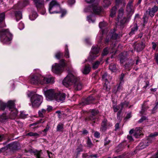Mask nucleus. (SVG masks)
Instances as JSON below:
<instances>
[{
	"label": "nucleus",
	"instance_id": "338daca9",
	"mask_svg": "<svg viewBox=\"0 0 158 158\" xmlns=\"http://www.w3.org/2000/svg\"><path fill=\"white\" fill-rule=\"evenodd\" d=\"M87 20L89 22H94V21H93L91 19V15H89L87 16Z\"/></svg>",
	"mask_w": 158,
	"mask_h": 158
},
{
	"label": "nucleus",
	"instance_id": "9d476101",
	"mask_svg": "<svg viewBox=\"0 0 158 158\" xmlns=\"http://www.w3.org/2000/svg\"><path fill=\"white\" fill-rule=\"evenodd\" d=\"M44 94L48 100H54L56 93L53 89H50L45 91Z\"/></svg>",
	"mask_w": 158,
	"mask_h": 158
},
{
	"label": "nucleus",
	"instance_id": "79ce46f5",
	"mask_svg": "<svg viewBox=\"0 0 158 158\" xmlns=\"http://www.w3.org/2000/svg\"><path fill=\"white\" fill-rule=\"evenodd\" d=\"M64 56L67 58H69V52L67 45H65Z\"/></svg>",
	"mask_w": 158,
	"mask_h": 158
},
{
	"label": "nucleus",
	"instance_id": "bb28decb",
	"mask_svg": "<svg viewBox=\"0 0 158 158\" xmlns=\"http://www.w3.org/2000/svg\"><path fill=\"white\" fill-rule=\"evenodd\" d=\"M7 118L8 117L6 113H3L1 115H0V121L1 122L6 121Z\"/></svg>",
	"mask_w": 158,
	"mask_h": 158
},
{
	"label": "nucleus",
	"instance_id": "864d4df0",
	"mask_svg": "<svg viewBox=\"0 0 158 158\" xmlns=\"http://www.w3.org/2000/svg\"><path fill=\"white\" fill-rule=\"evenodd\" d=\"M147 118L145 116H143L138 121V123H141L143 122L144 121L147 120Z\"/></svg>",
	"mask_w": 158,
	"mask_h": 158
},
{
	"label": "nucleus",
	"instance_id": "ea45409f",
	"mask_svg": "<svg viewBox=\"0 0 158 158\" xmlns=\"http://www.w3.org/2000/svg\"><path fill=\"white\" fill-rule=\"evenodd\" d=\"M127 20V18L125 17H123V19L120 21L119 23V25L121 27H123L124 24H125Z\"/></svg>",
	"mask_w": 158,
	"mask_h": 158
},
{
	"label": "nucleus",
	"instance_id": "cd10ccee",
	"mask_svg": "<svg viewBox=\"0 0 158 158\" xmlns=\"http://www.w3.org/2000/svg\"><path fill=\"white\" fill-rule=\"evenodd\" d=\"M148 140H146L145 141V142H142L140 143L139 144V146L140 147V148L141 149H142L145 148L148 145Z\"/></svg>",
	"mask_w": 158,
	"mask_h": 158
},
{
	"label": "nucleus",
	"instance_id": "f8f14e48",
	"mask_svg": "<svg viewBox=\"0 0 158 158\" xmlns=\"http://www.w3.org/2000/svg\"><path fill=\"white\" fill-rule=\"evenodd\" d=\"M113 32L111 30V31L107 36L105 39L106 43H108L111 39L113 40H116L118 36V34L115 32L114 30H113Z\"/></svg>",
	"mask_w": 158,
	"mask_h": 158
},
{
	"label": "nucleus",
	"instance_id": "37998d69",
	"mask_svg": "<svg viewBox=\"0 0 158 158\" xmlns=\"http://www.w3.org/2000/svg\"><path fill=\"white\" fill-rule=\"evenodd\" d=\"M107 25V24L106 22L103 21L99 23V27L100 28L102 29L103 27L106 26Z\"/></svg>",
	"mask_w": 158,
	"mask_h": 158
},
{
	"label": "nucleus",
	"instance_id": "4d7b16f0",
	"mask_svg": "<svg viewBox=\"0 0 158 158\" xmlns=\"http://www.w3.org/2000/svg\"><path fill=\"white\" fill-rule=\"evenodd\" d=\"M24 24L22 22H21L20 23H19V24L18 27L20 30H22L24 28Z\"/></svg>",
	"mask_w": 158,
	"mask_h": 158
},
{
	"label": "nucleus",
	"instance_id": "5fc2aeb1",
	"mask_svg": "<svg viewBox=\"0 0 158 158\" xmlns=\"http://www.w3.org/2000/svg\"><path fill=\"white\" fill-rule=\"evenodd\" d=\"M107 73H105L102 76V79L103 81H104L105 82H106L108 81V80L107 78Z\"/></svg>",
	"mask_w": 158,
	"mask_h": 158
},
{
	"label": "nucleus",
	"instance_id": "680f3d73",
	"mask_svg": "<svg viewBox=\"0 0 158 158\" xmlns=\"http://www.w3.org/2000/svg\"><path fill=\"white\" fill-rule=\"evenodd\" d=\"M142 63V61L140 58L139 57H137V59L136 60L135 64L138 65L139 64H141Z\"/></svg>",
	"mask_w": 158,
	"mask_h": 158
},
{
	"label": "nucleus",
	"instance_id": "09e8293b",
	"mask_svg": "<svg viewBox=\"0 0 158 158\" xmlns=\"http://www.w3.org/2000/svg\"><path fill=\"white\" fill-rule=\"evenodd\" d=\"M108 53V48H106L103 50V52L102 53V55L103 56H105Z\"/></svg>",
	"mask_w": 158,
	"mask_h": 158
},
{
	"label": "nucleus",
	"instance_id": "aec40b11",
	"mask_svg": "<svg viewBox=\"0 0 158 158\" xmlns=\"http://www.w3.org/2000/svg\"><path fill=\"white\" fill-rule=\"evenodd\" d=\"M91 67L89 65H85L83 69L81 70L82 73L85 74H88L90 71Z\"/></svg>",
	"mask_w": 158,
	"mask_h": 158
},
{
	"label": "nucleus",
	"instance_id": "a18cd8bd",
	"mask_svg": "<svg viewBox=\"0 0 158 158\" xmlns=\"http://www.w3.org/2000/svg\"><path fill=\"white\" fill-rule=\"evenodd\" d=\"M149 82L148 81H145L143 83V84L144 85L143 88L146 89L147 87L149 85Z\"/></svg>",
	"mask_w": 158,
	"mask_h": 158
},
{
	"label": "nucleus",
	"instance_id": "2f4dec72",
	"mask_svg": "<svg viewBox=\"0 0 158 158\" xmlns=\"http://www.w3.org/2000/svg\"><path fill=\"white\" fill-rule=\"evenodd\" d=\"M109 69L112 72H115L117 70V68L115 64H110L109 66Z\"/></svg>",
	"mask_w": 158,
	"mask_h": 158
},
{
	"label": "nucleus",
	"instance_id": "49530a36",
	"mask_svg": "<svg viewBox=\"0 0 158 158\" xmlns=\"http://www.w3.org/2000/svg\"><path fill=\"white\" fill-rule=\"evenodd\" d=\"M87 144L88 146L89 147H92L93 145L89 137H88L87 139Z\"/></svg>",
	"mask_w": 158,
	"mask_h": 158
},
{
	"label": "nucleus",
	"instance_id": "412c9836",
	"mask_svg": "<svg viewBox=\"0 0 158 158\" xmlns=\"http://www.w3.org/2000/svg\"><path fill=\"white\" fill-rule=\"evenodd\" d=\"M134 64V61L131 60L126 64L124 65L125 68L127 70H130L131 69Z\"/></svg>",
	"mask_w": 158,
	"mask_h": 158
},
{
	"label": "nucleus",
	"instance_id": "72a5a7b5",
	"mask_svg": "<svg viewBox=\"0 0 158 158\" xmlns=\"http://www.w3.org/2000/svg\"><path fill=\"white\" fill-rule=\"evenodd\" d=\"M111 0H104L103 3L104 7H107L109 6L111 4Z\"/></svg>",
	"mask_w": 158,
	"mask_h": 158
},
{
	"label": "nucleus",
	"instance_id": "c85d7f7f",
	"mask_svg": "<svg viewBox=\"0 0 158 158\" xmlns=\"http://www.w3.org/2000/svg\"><path fill=\"white\" fill-rule=\"evenodd\" d=\"M102 61V59H100L99 60L96 61L93 64V68L94 69H97Z\"/></svg>",
	"mask_w": 158,
	"mask_h": 158
},
{
	"label": "nucleus",
	"instance_id": "6ab92c4d",
	"mask_svg": "<svg viewBox=\"0 0 158 158\" xmlns=\"http://www.w3.org/2000/svg\"><path fill=\"white\" fill-rule=\"evenodd\" d=\"M131 27V31L129 33V35H132L135 34L138 29L137 25L136 23L132 25Z\"/></svg>",
	"mask_w": 158,
	"mask_h": 158
},
{
	"label": "nucleus",
	"instance_id": "423d86ee",
	"mask_svg": "<svg viewBox=\"0 0 158 158\" xmlns=\"http://www.w3.org/2000/svg\"><path fill=\"white\" fill-rule=\"evenodd\" d=\"M65 60L63 59L60 60V63H55L52 66V71L56 74H59L62 72L65 66Z\"/></svg>",
	"mask_w": 158,
	"mask_h": 158
},
{
	"label": "nucleus",
	"instance_id": "e433bc0d",
	"mask_svg": "<svg viewBox=\"0 0 158 158\" xmlns=\"http://www.w3.org/2000/svg\"><path fill=\"white\" fill-rule=\"evenodd\" d=\"M124 10L122 8H120L118 10V19L119 20V18L121 17H122L124 13Z\"/></svg>",
	"mask_w": 158,
	"mask_h": 158
},
{
	"label": "nucleus",
	"instance_id": "20e7f679",
	"mask_svg": "<svg viewBox=\"0 0 158 158\" xmlns=\"http://www.w3.org/2000/svg\"><path fill=\"white\" fill-rule=\"evenodd\" d=\"M27 95L31 98L30 101L33 107H38L42 103L43 98L42 96L34 94L32 92H29Z\"/></svg>",
	"mask_w": 158,
	"mask_h": 158
},
{
	"label": "nucleus",
	"instance_id": "f704fd0d",
	"mask_svg": "<svg viewBox=\"0 0 158 158\" xmlns=\"http://www.w3.org/2000/svg\"><path fill=\"white\" fill-rule=\"evenodd\" d=\"M46 112V110L44 109L39 110L38 112V115L40 117H44V115L45 114Z\"/></svg>",
	"mask_w": 158,
	"mask_h": 158
},
{
	"label": "nucleus",
	"instance_id": "de8ad7c7",
	"mask_svg": "<svg viewBox=\"0 0 158 158\" xmlns=\"http://www.w3.org/2000/svg\"><path fill=\"white\" fill-rule=\"evenodd\" d=\"M121 108L120 106H119V105L118 106H117L116 105H115L113 106V109L114 110V112H116L117 111L119 110Z\"/></svg>",
	"mask_w": 158,
	"mask_h": 158
},
{
	"label": "nucleus",
	"instance_id": "c9c22d12",
	"mask_svg": "<svg viewBox=\"0 0 158 158\" xmlns=\"http://www.w3.org/2000/svg\"><path fill=\"white\" fill-rule=\"evenodd\" d=\"M124 148V144L123 143L119 144L117 147V151L119 152L122 151Z\"/></svg>",
	"mask_w": 158,
	"mask_h": 158
},
{
	"label": "nucleus",
	"instance_id": "a19ab883",
	"mask_svg": "<svg viewBox=\"0 0 158 158\" xmlns=\"http://www.w3.org/2000/svg\"><path fill=\"white\" fill-rule=\"evenodd\" d=\"M111 140L108 139V137H106L104 139V146H106L109 144Z\"/></svg>",
	"mask_w": 158,
	"mask_h": 158
},
{
	"label": "nucleus",
	"instance_id": "393cba45",
	"mask_svg": "<svg viewBox=\"0 0 158 158\" xmlns=\"http://www.w3.org/2000/svg\"><path fill=\"white\" fill-rule=\"evenodd\" d=\"M119 56L120 58V62L121 63H123L127 60V57L125 55H124L123 54L121 53L119 55Z\"/></svg>",
	"mask_w": 158,
	"mask_h": 158
},
{
	"label": "nucleus",
	"instance_id": "9b49d317",
	"mask_svg": "<svg viewBox=\"0 0 158 158\" xmlns=\"http://www.w3.org/2000/svg\"><path fill=\"white\" fill-rule=\"evenodd\" d=\"M112 126V123L110 122L107 123V119L104 118L102 122L100 131L102 132H105L108 127H110Z\"/></svg>",
	"mask_w": 158,
	"mask_h": 158
},
{
	"label": "nucleus",
	"instance_id": "69168bd1",
	"mask_svg": "<svg viewBox=\"0 0 158 158\" xmlns=\"http://www.w3.org/2000/svg\"><path fill=\"white\" fill-rule=\"evenodd\" d=\"M158 135V132H156L153 134H151L149 135L150 137H154Z\"/></svg>",
	"mask_w": 158,
	"mask_h": 158
},
{
	"label": "nucleus",
	"instance_id": "4c0bfd02",
	"mask_svg": "<svg viewBox=\"0 0 158 158\" xmlns=\"http://www.w3.org/2000/svg\"><path fill=\"white\" fill-rule=\"evenodd\" d=\"M5 18V13L4 12H2L0 14V24L2 23L3 20ZM2 26H0V27H2Z\"/></svg>",
	"mask_w": 158,
	"mask_h": 158
},
{
	"label": "nucleus",
	"instance_id": "7ed1b4c3",
	"mask_svg": "<svg viewBox=\"0 0 158 158\" xmlns=\"http://www.w3.org/2000/svg\"><path fill=\"white\" fill-rule=\"evenodd\" d=\"M48 10L50 14L61 13V17H62L66 14L65 11L62 12L59 3L56 0H52L49 4Z\"/></svg>",
	"mask_w": 158,
	"mask_h": 158
},
{
	"label": "nucleus",
	"instance_id": "1a4fd4ad",
	"mask_svg": "<svg viewBox=\"0 0 158 158\" xmlns=\"http://www.w3.org/2000/svg\"><path fill=\"white\" fill-rule=\"evenodd\" d=\"M100 52V48L98 47L93 46L91 51V53L88 57V59L89 61L93 60L98 56L96 55L98 54Z\"/></svg>",
	"mask_w": 158,
	"mask_h": 158
},
{
	"label": "nucleus",
	"instance_id": "f03ea898",
	"mask_svg": "<svg viewBox=\"0 0 158 158\" xmlns=\"http://www.w3.org/2000/svg\"><path fill=\"white\" fill-rule=\"evenodd\" d=\"M30 81L31 83L34 84L43 85L53 83L54 78L51 76L44 77L40 74H36L31 77Z\"/></svg>",
	"mask_w": 158,
	"mask_h": 158
},
{
	"label": "nucleus",
	"instance_id": "2eb2a0df",
	"mask_svg": "<svg viewBox=\"0 0 158 158\" xmlns=\"http://www.w3.org/2000/svg\"><path fill=\"white\" fill-rule=\"evenodd\" d=\"M145 47V43L144 42L141 41L136 44L134 47V49L137 52L142 51Z\"/></svg>",
	"mask_w": 158,
	"mask_h": 158
},
{
	"label": "nucleus",
	"instance_id": "58836bf2",
	"mask_svg": "<svg viewBox=\"0 0 158 158\" xmlns=\"http://www.w3.org/2000/svg\"><path fill=\"white\" fill-rule=\"evenodd\" d=\"M63 56V54L62 52H59L56 53L55 55V57L58 59H60V58L62 57Z\"/></svg>",
	"mask_w": 158,
	"mask_h": 158
},
{
	"label": "nucleus",
	"instance_id": "f257e3e1",
	"mask_svg": "<svg viewBox=\"0 0 158 158\" xmlns=\"http://www.w3.org/2000/svg\"><path fill=\"white\" fill-rule=\"evenodd\" d=\"M62 83L66 87L73 85L74 88L76 90H81L83 87L82 84L80 81V78L71 73L68 74L63 80Z\"/></svg>",
	"mask_w": 158,
	"mask_h": 158
},
{
	"label": "nucleus",
	"instance_id": "13d9d810",
	"mask_svg": "<svg viewBox=\"0 0 158 158\" xmlns=\"http://www.w3.org/2000/svg\"><path fill=\"white\" fill-rule=\"evenodd\" d=\"M77 155H78L80 154V152H82L83 151V149L82 148V145H81L77 149Z\"/></svg>",
	"mask_w": 158,
	"mask_h": 158
},
{
	"label": "nucleus",
	"instance_id": "0e129e2a",
	"mask_svg": "<svg viewBox=\"0 0 158 158\" xmlns=\"http://www.w3.org/2000/svg\"><path fill=\"white\" fill-rule=\"evenodd\" d=\"M20 116L22 118H24L26 117V115L24 114V112H21L20 115Z\"/></svg>",
	"mask_w": 158,
	"mask_h": 158
},
{
	"label": "nucleus",
	"instance_id": "5701e85b",
	"mask_svg": "<svg viewBox=\"0 0 158 158\" xmlns=\"http://www.w3.org/2000/svg\"><path fill=\"white\" fill-rule=\"evenodd\" d=\"M19 144L17 142H14L10 144V147L13 150H16L18 149Z\"/></svg>",
	"mask_w": 158,
	"mask_h": 158
},
{
	"label": "nucleus",
	"instance_id": "0eeeda50",
	"mask_svg": "<svg viewBox=\"0 0 158 158\" xmlns=\"http://www.w3.org/2000/svg\"><path fill=\"white\" fill-rule=\"evenodd\" d=\"M8 106L9 110L10 111V118L12 119H15L17 116L18 113L17 110L16 109L14 101L10 100L8 101Z\"/></svg>",
	"mask_w": 158,
	"mask_h": 158
},
{
	"label": "nucleus",
	"instance_id": "39448f33",
	"mask_svg": "<svg viewBox=\"0 0 158 158\" xmlns=\"http://www.w3.org/2000/svg\"><path fill=\"white\" fill-rule=\"evenodd\" d=\"M12 36L8 29H3L0 30V40L4 43H6L11 40Z\"/></svg>",
	"mask_w": 158,
	"mask_h": 158
},
{
	"label": "nucleus",
	"instance_id": "473e14b6",
	"mask_svg": "<svg viewBox=\"0 0 158 158\" xmlns=\"http://www.w3.org/2000/svg\"><path fill=\"white\" fill-rule=\"evenodd\" d=\"M64 124L61 123L58 124L56 127V131L58 132L62 131L64 129Z\"/></svg>",
	"mask_w": 158,
	"mask_h": 158
},
{
	"label": "nucleus",
	"instance_id": "774afa93",
	"mask_svg": "<svg viewBox=\"0 0 158 158\" xmlns=\"http://www.w3.org/2000/svg\"><path fill=\"white\" fill-rule=\"evenodd\" d=\"M152 48L153 50H155L156 47V44L154 42H152Z\"/></svg>",
	"mask_w": 158,
	"mask_h": 158
},
{
	"label": "nucleus",
	"instance_id": "e2e57ef3",
	"mask_svg": "<svg viewBox=\"0 0 158 158\" xmlns=\"http://www.w3.org/2000/svg\"><path fill=\"white\" fill-rule=\"evenodd\" d=\"M94 136L96 138H99L100 137V133L98 131H95L94 133Z\"/></svg>",
	"mask_w": 158,
	"mask_h": 158
},
{
	"label": "nucleus",
	"instance_id": "4be33fe9",
	"mask_svg": "<svg viewBox=\"0 0 158 158\" xmlns=\"http://www.w3.org/2000/svg\"><path fill=\"white\" fill-rule=\"evenodd\" d=\"M6 107L9 109V107L8 106V102L6 103L0 101V110H4Z\"/></svg>",
	"mask_w": 158,
	"mask_h": 158
},
{
	"label": "nucleus",
	"instance_id": "bf43d9fd",
	"mask_svg": "<svg viewBox=\"0 0 158 158\" xmlns=\"http://www.w3.org/2000/svg\"><path fill=\"white\" fill-rule=\"evenodd\" d=\"M30 3L29 1L28 0H25L23 1V5L24 6H26L28 5Z\"/></svg>",
	"mask_w": 158,
	"mask_h": 158
},
{
	"label": "nucleus",
	"instance_id": "f3484780",
	"mask_svg": "<svg viewBox=\"0 0 158 158\" xmlns=\"http://www.w3.org/2000/svg\"><path fill=\"white\" fill-rule=\"evenodd\" d=\"M94 98L92 96H90L84 100L81 103L82 105H88L93 103Z\"/></svg>",
	"mask_w": 158,
	"mask_h": 158
},
{
	"label": "nucleus",
	"instance_id": "c03bdc74",
	"mask_svg": "<svg viewBox=\"0 0 158 158\" xmlns=\"http://www.w3.org/2000/svg\"><path fill=\"white\" fill-rule=\"evenodd\" d=\"M91 115L95 116L98 113V110L96 109H92L91 111Z\"/></svg>",
	"mask_w": 158,
	"mask_h": 158
},
{
	"label": "nucleus",
	"instance_id": "8fccbe9b",
	"mask_svg": "<svg viewBox=\"0 0 158 158\" xmlns=\"http://www.w3.org/2000/svg\"><path fill=\"white\" fill-rule=\"evenodd\" d=\"M115 2L118 4L123 3L124 6H125L126 4L125 0H115Z\"/></svg>",
	"mask_w": 158,
	"mask_h": 158
},
{
	"label": "nucleus",
	"instance_id": "7c9ffc66",
	"mask_svg": "<svg viewBox=\"0 0 158 158\" xmlns=\"http://www.w3.org/2000/svg\"><path fill=\"white\" fill-rule=\"evenodd\" d=\"M129 104V102L128 101H124L123 102L121 103L119 105V106H120L121 109H123L124 107H127L128 106Z\"/></svg>",
	"mask_w": 158,
	"mask_h": 158
},
{
	"label": "nucleus",
	"instance_id": "c756f323",
	"mask_svg": "<svg viewBox=\"0 0 158 158\" xmlns=\"http://www.w3.org/2000/svg\"><path fill=\"white\" fill-rule=\"evenodd\" d=\"M117 7L116 6L113 7L111 10L110 16L111 17H114L116 14Z\"/></svg>",
	"mask_w": 158,
	"mask_h": 158
},
{
	"label": "nucleus",
	"instance_id": "dca6fc26",
	"mask_svg": "<svg viewBox=\"0 0 158 158\" xmlns=\"http://www.w3.org/2000/svg\"><path fill=\"white\" fill-rule=\"evenodd\" d=\"M158 10V6H155L151 9H148L146 11V13L147 14H148L151 17H153L154 16L155 13Z\"/></svg>",
	"mask_w": 158,
	"mask_h": 158
},
{
	"label": "nucleus",
	"instance_id": "a878e982",
	"mask_svg": "<svg viewBox=\"0 0 158 158\" xmlns=\"http://www.w3.org/2000/svg\"><path fill=\"white\" fill-rule=\"evenodd\" d=\"M96 119L97 118H96V116H92L91 115L87 117L85 119L86 121H91L94 123H95Z\"/></svg>",
	"mask_w": 158,
	"mask_h": 158
},
{
	"label": "nucleus",
	"instance_id": "b1692460",
	"mask_svg": "<svg viewBox=\"0 0 158 158\" xmlns=\"http://www.w3.org/2000/svg\"><path fill=\"white\" fill-rule=\"evenodd\" d=\"M15 14L17 21H18L22 18V14L21 11H16L15 12Z\"/></svg>",
	"mask_w": 158,
	"mask_h": 158
},
{
	"label": "nucleus",
	"instance_id": "6e6552de",
	"mask_svg": "<svg viewBox=\"0 0 158 158\" xmlns=\"http://www.w3.org/2000/svg\"><path fill=\"white\" fill-rule=\"evenodd\" d=\"M92 10L94 13L96 15H99L102 12V9L101 7L98 6L97 4H93L91 6H89L85 9V12H89Z\"/></svg>",
	"mask_w": 158,
	"mask_h": 158
},
{
	"label": "nucleus",
	"instance_id": "ddd939ff",
	"mask_svg": "<svg viewBox=\"0 0 158 158\" xmlns=\"http://www.w3.org/2000/svg\"><path fill=\"white\" fill-rule=\"evenodd\" d=\"M66 97V94L64 93H56L54 100L57 102H62L64 101Z\"/></svg>",
	"mask_w": 158,
	"mask_h": 158
},
{
	"label": "nucleus",
	"instance_id": "052dcab7",
	"mask_svg": "<svg viewBox=\"0 0 158 158\" xmlns=\"http://www.w3.org/2000/svg\"><path fill=\"white\" fill-rule=\"evenodd\" d=\"M143 19L144 23H147L148 19V17L144 14L143 15Z\"/></svg>",
	"mask_w": 158,
	"mask_h": 158
},
{
	"label": "nucleus",
	"instance_id": "6e6d98bb",
	"mask_svg": "<svg viewBox=\"0 0 158 158\" xmlns=\"http://www.w3.org/2000/svg\"><path fill=\"white\" fill-rule=\"evenodd\" d=\"M103 88L104 89L107 91L109 90L110 88V86H108L107 84L106 83V82H105L104 83L103 85Z\"/></svg>",
	"mask_w": 158,
	"mask_h": 158
},
{
	"label": "nucleus",
	"instance_id": "a211bd4d",
	"mask_svg": "<svg viewBox=\"0 0 158 158\" xmlns=\"http://www.w3.org/2000/svg\"><path fill=\"white\" fill-rule=\"evenodd\" d=\"M126 11L129 14L133 13V9L132 1H131L129 2L127 6Z\"/></svg>",
	"mask_w": 158,
	"mask_h": 158
},
{
	"label": "nucleus",
	"instance_id": "603ef678",
	"mask_svg": "<svg viewBox=\"0 0 158 158\" xmlns=\"http://www.w3.org/2000/svg\"><path fill=\"white\" fill-rule=\"evenodd\" d=\"M42 121V119L37 121L36 122L32 124H30V125H29L31 127V126H35V125H36L38 124H39L40 123H43L44 122V121L42 122H41Z\"/></svg>",
	"mask_w": 158,
	"mask_h": 158
},
{
	"label": "nucleus",
	"instance_id": "4468645a",
	"mask_svg": "<svg viewBox=\"0 0 158 158\" xmlns=\"http://www.w3.org/2000/svg\"><path fill=\"white\" fill-rule=\"evenodd\" d=\"M38 10L44 9V0H33Z\"/></svg>",
	"mask_w": 158,
	"mask_h": 158
},
{
	"label": "nucleus",
	"instance_id": "3c124183",
	"mask_svg": "<svg viewBox=\"0 0 158 158\" xmlns=\"http://www.w3.org/2000/svg\"><path fill=\"white\" fill-rule=\"evenodd\" d=\"M27 135L30 136H38L39 135L36 133H33L31 132L27 133Z\"/></svg>",
	"mask_w": 158,
	"mask_h": 158
}]
</instances>
